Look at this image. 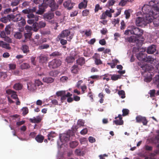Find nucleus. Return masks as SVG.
<instances>
[{"label":"nucleus","instance_id":"obj_1","mask_svg":"<svg viewBox=\"0 0 159 159\" xmlns=\"http://www.w3.org/2000/svg\"><path fill=\"white\" fill-rule=\"evenodd\" d=\"M149 4L150 5H144L142 7V11L145 16L143 18H136L135 21L136 26L144 27L157 18L156 16L159 11V3L156 0H152Z\"/></svg>","mask_w":159,"mask_h":159},{"label":"nucleus","instance_id":"obj_2","mask_svg":"<svg viewBox=\"0 0 159 159\" xmlns=\"http://www.w3.org/2000/svg\"><path fill=\"white\" fill-rule=\"evenodd\" d=\"M42 4L50 7L52 11H55L59 7V5L56 4L54 0H43Z\"/></svg>","mask_w":159,"mask_h":159},{"label":"nucleus","instance_id":"obj_3","mask_svg":"<svg viewBox=\"0 0 159 159\" xmlns=\"http://www.w3.org/2000/svg\"><path fill=\"white\" fill-rule=\"evenodd\" d=\"M70 34V31L69 30H63L58 35L57 39H63L66 37L68 41H70L73 38V36L72 35L70 36L69 37H68Z\"/></svg>","mask_w":159,"mask_h":159},{"label":"nucleus","instance_id":"obj_4","mask_svg":"<svg viewBox=\"0 0 159 159\" xmlns=\"http://www.w3.org/2000/svg\"><path fill=\"white\" fill-rule=\"evenodd\" d=\"M61 61L59 59H55L48 63V67L51 69H55L61 66Z\"/></svg>","mask_w":159,"mask_h":159},{"label":"nucleus","instance_id":"obj_5","mask_svg":"<svg viewBox=\"0 0 159 159\" xmlns=\"http://www.w3.org/2000/svg\"><path fill=\"white\" fill-rule=\"evenodd\" d=\"M143 34V31L141 29L134 26L131 27V34L136 35L137 38H140Z\"/></svg>","mask_w":159,"mask_h":159},{"label":"nucleus","instance_id":"obj_6","mask_svg":"<svg viewBox=\"0 0 159 159\" xmlns=\"http://www.w3.org/2000/svg\"><path fill=\"white\" fill-rule=\"evenodd\" d=\"M27 17L29 19L27 21V22L30 25H31L35 21H37L39 20L38 17L34 15L32 13L27 15Z\"/></svg>","mask_w":159,"mask_h":159},{"label":"nucleus","instance_id":"obj_7","mask_svg":"<svg viewBox=\"0 0 159 159\" xmlns=\"http://www.w3.org/2000/svg\"><path fill=\"white\" fill-rule=\"evenodd\" d=\"M136 122L138 123H142L143 125H146L148 121L145 117L139 115L136 116Z\"/></svg>","mask_w":159,"mask_h":159},{"label":"nucleus","instance_id":"obj_8","mask_svg":"<svg viewBox=\"0 0 159 159\" xmlns=\"http://www.w3.org/2000/svg\"><path fill=\"white\" fill-rule=\"evenodd\" d=\"M25 29L27 30L26 33H24V36L25 39H30L31 38L32 33L31 31V26H26L25 27Z\"/></svg>","mask_w":159,"mask_h":159},{"label":"nucleus","instance_id":"obj_9","mask_svg":"<svg viewBox=\"0 0 159 159\" xmlns=\"http://www.w3.org/2000/svg\"><path fill=\"white\" fill-rule=\"evenodd\" d=\"M48 7V6L42 4L39 5V10L36 11V13L39 15H42Z\"/></svg>","mask_w":159,"mask_h":159},{"label":"nucleus","instance_id":"obj_10","mask_svg":"<svg viewBox=\"0 0 159 159\" xmlns=\"http://www.w3.org/2000/svg\"><path fill=\"white\" fill-rule=\"evenodd\" d=\"M93 57L94 60V63L96 65H98L102 64V62L100 59V56L99 54L95 53Z\"/></svg>","mask_w":159,"mask_h":159},{"label":"nucleus","instance_id":"obj_11","mask_svg":"<svg viewBox=\"0 0 159 159\" xmlns=\"http://www.w3.org/2000/svg\"><path fill=\"white\" fill-rule=\"evenodd\" d=\"M119 118V119H117L115 120H114L113 122L115 123V124L116 125H122L123 124L124 121L122 120V117L121 116V115L120 114H119L118 116L116 117L115 119H116L117 118Z\"/></svg>","mask_w":159,"mask_h":159},{"label":"nucleus","instance_id":"obj_12","mask_svg":"<svg viewBox=\"0 0 159 159\" xmlns=\"http://www.w3.org/2000/svg\"><path fill=\"white\" fill-rule=\"evenodd\" d=\"M54 17V13L52 12H48L45 13L43 15V18L46 21H49Z\"/></svg>","mask_w":159,"mask_h":159},{"label":"nucleus","instance_id":"obj_13","mask_svg":"<svg viewBox=\"0 0 159 159\" xmlns=\"http://www.w3.org/2000/svg\"><path fill=\"white\" fill-rule=\"evenodd\" d=\"M138 64L142 68L143 72H149L151 70V67L148 65H142L141 62H138Z\"/></svg>","mask_w":159,"mask_h":159},{"label":"nucleus","instance_id":"obj_14","mask_svg":"<svg viewBox=\"0 0 159 159\" xmlns=\"http://www.w3.org/2000/svg\"><path fill=\"white\" fill-rule=\"evenodd\" d=\"M80 68L79 67L78 65L75 64L72 66L70 68V72L72 73L77 74Z\"/></svg>","mask_w":159,"mask_h":159},{"label":"nucleus","instance_id":"obj_15","mask_svg":"<svg viewBox=\"0 0 159 159\" xmlns=\"http://www.w3.org/2000/svg\"><path fill=\"white\" fill-rule=\"evenodd\" d=\"M6 93L8 95H11V98L14 99H17L18 100V98H17V95L15 91L10 89H8L6 90Z\"/></svg>","mask_w":159,"mask_h":159},{"label":"nucleus","instance_id":"obj_16","mask_svg":"<svg viewBox=\"0 0 159 159\" xmlns=\"http://www.w3.org/2000/svg\"><path fill=\"white\" fill-rule=\"evenodd\" d=\"M60 138L61 141L67 142L69 140L70 135L68 133L63 134L60 136Z\"/></svg>","mask_w":159,"mask_h":159},{"label":"nucleus","instance_id":"obj_17","mask_svg":"<svg viewBox=\"0 0 159 159\" xmlns=\"http://www.w3.org/2000/svg\"><path fill=\"white\" fill-rule=\"evenodd\" d=\"M147 54L143 53L142 52H140L137 54L136 55V57L138 59L139 61H143L145 58L147 57Z\"/></svg>","mask_w":159,"mask_h":159},{"label":"nucleus","instance_id":"obj_18","mask_svg":"<svg viewBox=\"0 0 159 159\" xmlns=\"http://www.w3.org/2000/svg\"><path fill=\"white\" fill-rule=\"evenodd\" d=\"M12 16L10 14L7 15L6 16H4L1 18L0 19V21L4 23H6L8 21H10L11 20Z\"/></svg>","mask_w":159,"mask_h":159},{"label":"nucleus","instance_id":"obj_19","mask_svg":"<svg viewBox=\"0 0 159 159\" xmlns=\"http://www.w3.org/2000/svg\"><path fill=\"white\" fill-rule=\"evenodd\" d=\"M27 86H28V89L31 91H34L36 90L37 86L31 82H28L27 83Z\"/></svg>","mask_w":159,"mask_h":159},{"label":"nucleus","instance_id":"obj_20","mask_svg":"<svg viewBox=\"0 0 159 159\" xmlns=\"http://www.w3.org/2000/svg\"><path fill=\"white\" fill-rule=\"evenodd\" d=\"M10 15L12 16L11 20L14 22H17L21 20L22 18L20 14H17L15 16L11 14Z\"/></svg>","mask_w":159,"mask_h":159},{"label":"nucleus","instance_id":"obj_21","mask_svg":"<svg viewBox=\"0 0 159 159\" xmlns=\"http://www.w3.org/2000/svg\"><path fill=\"white\" fill-rule=\"evenodd\" d=\"M137 36H132L125 38V41L129 42V43H133L136 42L138 40Z\"/></svg>","mask_w":159,"mask_h":159},{"label":"nucleus","instance_id":"obj_22","mask_svg":"<svg viewBox=\"0 0 159 159\" xmlns=\"http://www.w3.org/2000/svg\"><path fill=\"white\" fill-rule=\"evenodd\" d=\"M63 6L69 10H70L73 8V5L71 3L70 0H68L65 2L63 3Z\"/></svg>","mask_w":159,"mask_h":159},{"label":"nucleus","instance_id":"obj_23","mask_svg":"<svg viewBox=\"0 0 159 159\" xmlns=\"http://www.w3.org/2000/svg\"><path fill=\"white\" fill-rule=\"evenodd\" d=\"M41 118L40 116H37L36 117H34L33 118L29 119V121L31 123H38L41 122Z\"/></svg>","mask_w":159,"mask_h":159},{"label":"nucleus","instance_id":"obj_24","mask_svg":"<svg viewBox=\"0 0 159 159\" xmlns=\"http://www.w3.org/2000/svg\"><path fill=\"white\" fill-rule=\"evenodd\" d=\"M75 55L74 56L70 55L68 56L65 59V61L69 64L73 63L75 60Z\"/></svg>","mask_w":159,"mask_h":159},{"label":"nucleus","instance_id":"obj_25","mask_svg":"<svg viewBox=\"0 0 159 159\" xmlns=\"http://www.w3.org/2000/svg\"><path fill=\"white\" fill-rule=\"evenodd\" d=\"M48 58L45 55L42 54L39 56V62L41 63H46L48 62Z\"/></svg>","mask_w":159,"mask_h":159},{"label":"nucleus","instance_id":"obj_26","mask_svg":"<svg viewBox=\"0 0 159 159\" xmlns=\"http://www.w3.org/2000/svg\"><path fill=\"white\" fill-rule=\"evenodd\" d=\"M156 48L155 45H152L148 47L147 52L149 54H152L156 51Z\"/></svg>","mask_w":159,"mask_h":159},{"label":"nucleus","instance_id":"obj_27","mask_svg":"<svg viewBox=\"0 0 159 159\" xmlns=\"http://www.w3.org/2000/svg\"><path fill=\"white\" fill-rule=\"evenodd\" d=\"M35 139L37 142L42 143L44 139V137L41 134H39L35 137Z\"/></svg>","mask_w":159,"mask_h":159},{"label":"nucleus","instance_id":"obj_28","mask_svg":"<svg viewBox=\"0 0 159 159\" xmlns=\"http://www.w3.org/2000/svg\"><path fill=\"white\" fill-rule=\"evenodd\" d=\"M43 81L47 84L52 83L54 81V79L49 77H45L43 78Z\"/></svg>","mask_w":159,"mask_h":159},{"label":"nucleus","instance_id":"obj_29","mask_svg":"<svg viewBox=\"0 0 159 159\" xmlns=\"http://www.w3.org/2000/svg\"><path fill=\"white\" fill-rule=\"evenodd\" d=\"M76 63L78 65L82 66L85 63V58L83 57H80L76 60Z\"/></svg>","mask_w":159,"mask_h":159},{"label":"nucleus","instance_id":"obj_30","mask_svg":"<svg viewBox=\"0 0 159 159\" xmlns=\"http://www.w3.org/2000/svg\"><path fill=\"white\" fill-rule=\"evenodd\" d=\"M33 25L32 27H31V30H33L34 32H37L38 31L39 29H41L39 27L37 22H34L32 23Z\"/></svg>","mask_w":159,"mask_h":159},{"label":"nucleus","instance_id":"obj_31","mask_svg":"<svg viewBox=\"0 0 159 159\" xmlns=\"http://www.w3.org/2000/svg\"><path fill=\"white\" fill-rule=\"evenodd\" d=\"M22 84L20 83H17L15 84L14 87H13V88L16 90H21L22 89Z\"/></svg>","mask_w":159,"mask_h":159},{"label":"nucleus","instance_id":"obj_32","mask_svg":"<svg viewBox=\"0 0 159 159\" xmlns=\"http://www.w3.org/2000/svg\"><path fill=\"white\" fill-rule=\"evenodd\" d=\"M22 1V0H13L10 3V5L12 7L17 6Z\"/></svg>","mask_w":159,"mask_h":159},{"label":"nucleus","instance_id":"obj_33","mask_svg":"<svg viewBox=\"0 0 159 159\" xmlns=\"http://www.w3.org/2000/svg\"><path fill=\"white\" fill-rule=\"evenodd\" d=\"M154 58L152 57L151 56H148L145 59L143 60V62H149L150 63H152L154 61Z\"/></svg>","mask_w":159,"mask_h":159},{"label":"nucleus","instance_id":"obj_34","mask_svg":"<svg viewBox=\"0 0 159 159\" xmlns=\"http://www.w3.org/2000/svg\"><path fill=\"white\" fill-rule=\"evenodd\" d=\"M11 12V9L10 8L6 9L1 12V15L2 16H4V14L6 15Z\"/></svg>","mask_w":159,"mask_h":159},{"label":"nucleus","instance_id":"obj_35","mask_svg":"<svg viewBox=\"0 0 159 159\" xmlns=\"http://www.w3.org/2000/svg\"><path fill=\"white\" fill-rule=\"evenodd\" d=\"M22 37V34L21 32H15L14 34V37L17 39H20Z\"/></svg>","mask_w":159,"mask_h":159},{"label":"nucleus","instance_id":"obj_36","mask_svg":"<svg viewBox=\"0 0 159 159\" xmlns=\"http://www.w3.org/2000/svg\"><path fill=\"white\" fill-rule=\"evenodd\" d=\"M7 77V75L6 72H0V79L2 80H3L6 79Z\"/></svg>","mask_w":159,"mask_h":159},{"label":"nucleus","instance_id":"obj_37","mask_svg":"<svg viewBox=\"0 0 159 159\" xmlns=\"http://www.w3.org/2000/svg\"><path fill=\"white\" fill-rule=\"evenodd\" d=\"M61 55V53L58 51L53 52L52 53V54L50 55V56L51 57H53L60 56Z\"/></svg>","mask_w":159,"mask_h":159},{"label":"nucleus","instance_id":"obj_38","mask_svg":"<svg viewBox=\"0 0 159 159\" xmlns=\"http://www.w3.org/2000/svg\"><path fill=\"white\" fill-rule=\"evenodd\" d=\"M121 78V76L119 75H113L111 76V79L112 80L116 81Z\"/></svg>","mask_w":159,"mask_h":159},{"label":"nucleus","instance_id":"obj_39","mask_svg":"<svg viewBox=\"0 0 159 159\" xmlns=\"http://www.w3.org/2000/svg\"><path fill=\"white\" fill-rule=\"evenodd\" d=\"M20 68L22 69H27L30 68V66L28 63H24L21 65Z\"/></svg>","mask_w":159,"mask_h":159},{"label":"nucleus","instance_id":"obj_40","mask_svg":"<svg viewBox=\"0 0 159 159\" xmlns=\"http://www.w3.org/2000/svg\"><path fill=\"white\" fill-rule=\"evenodd\" d=\"M23 52L26 53L29 52V47L27 45H23L21 48Z\"/></svg>","mask_w":159,"mask_h":159},{"label":"nucleus","instance_id":"obj_41","mask_svg":"<svg viewBox=\"0 0 159 159\" xmlns=\"http://www.w3.org/2000/svg\"><path fill=\"white\" fill-rule=\"evenodd\" d=\"M11 27L10 25L6 26L5 28V32L7 35L10 34Z\"/></svg>","mask_w":159,"mask_h":159},{"label":"nucleus","instance_id":"obj_42","mask_svg":"<svg viewBox=\"0 0 159 159\" xmlns=\"http://www.w3.org/2000/svg\"><path fill=\"white\" fill-rule=\"evenodd\" d=\"M118 94L120 96L121 98L123 99L125 98V93L124 91L121 90L118 92Z\"/></svg>","mask_w":159,"mask_h":159},{"label":"nucleus","instance_id":"obj_43","mask_svg":"<svg viewBox=\"0 0 159 159\" xmlns=\"http://www.w3.org/2000/svg\"><path fill=\"white\" fill-rule=\"evenodd\" d=\"M79 144V142L77 141H72L70 143V147L72 148H74L78 146Z\"/></svg>","mask_w":159,"mask_h":159},{"label":"nucleus","instance_id":"obj_44","mask_svg":"<svg viewBox=\"0 0 159 159\" xmlns=\"http://www.w3.org/2000/svg\"><path fill=\"white\" fill-rule=\"evenodd\" d=\"M49 48V45L48 44H43L39 47V49L40 50L48 49Z\"/></svg>","mask_w":159,"mask_h":159},{"label":"nucleus","instance_id":"obj_45","mask_svg":"<svg viewBox=\"0 0 159 159\" xmlns=\"http://www.w3.org/2000/svg\"><path fill=\"white\" fill-rule=\"evenodd\" d=\"M118 1V0H109L107 2V5H108V7L110 6H112L114 5V3L116 2V1Z\"/></svg>","mask_w":159,"mask_h":159},{"label":"nucleus","instance_id":"obj_46","mask_svg":"<svg viewBox=\"0 0 159 159\" xmlns=\"http://www.w3.org/2000/svg\"><path fill=\"white\" fill-rule=\"evenodd\" d=\"M65 93V91H58L56 92V94L57 97L59 96H64Z\"/></svg>","mask_w":159,"mask_h":159},{"label":"nucleus","instance_id":"obj_47","mask_svg":"<svg viewBox=\"0 0 159 159\" xmlns=\"http://www.w3.org/2000/svg\"><path fill=\"white\" fill-rule=\"evenodd\" d=\"M38 25L39 26V27L41 28H43L46 26L45 22L43 21H40L38 22Z\"/></svg>","mask_w":159,"mask_h":159},{"label":"nucleus","instance_id":"obj_48","mask_svg":"<svg viewBox=\"0 0 159 159\" xmlns=\"http://www.w3.org/2000/svg\"><path fill=\"white\" fill-rule=\"evenodd\" d=\"M122 116H125L129 114V111L128 109H123L122 110Z\"/></svg>","mask_w":159,"mask_h":159},{"label":"nucleus","instance_id":"obj_49","mask_svg":"<svg viewBox=\"0 0 159 159\" xmlns=\"http://www.w3.org/2000/svg\"><path fill=\"white\" fill-rule=\"evenodd\" d=\"M34 84L37 86H39L41 85H43V83L39 80H35Z\"/></svg>","mask_w":159,"mask_h":159},{"label":"nucleus","instance_id":"obj_50","mask_svg":"<svg viewBox=\"0 0 159 159\" xmlns=\"http://www.w3.org/2000/svg\"><path fill=\"white\" fill-rule=\"evenodd\" d=\"M128 2H129V0H121L119 3V5L120 6H124Z\"/></svg>","mask_w":159,"mask_h":159},{"label":"nucleus","instance_id":"obj_51","mask_svg":"<svg viewBox=\"0 0 159 159\" xmlns=\"http://www.w3.org/2000/svg\"><path fill=\"white\" fill-rule=\"evenodd\" d=\"M56 39L57 41H60V43L62 45H65L67 43V41L66 40L64 39Z\"/></svg>","mask_w":159,"mask_h":159},{"label":"nucleus","instance_id":"obj_52","mask_svg":"<svg viewBox=\"0 0 159 159\" xmlns=\"http://www.w3.org/2000/svg\"><path fill=\"white\" fill-rule=\"evenodd\" d=\"M125 18L126 19H128L130 16V14L129 10H125Z\"/></svg>","mask_w":159,"mask_h":159},{"label":"nucleus","instance_id":"obj_53","mask_svg":"<svg viewBox=\"0 0 159 159\" xmlns=\"http://www.w3.org/2000/svg\"><path fill=\"white\" fill-rule=\"evenodd\" d=\"M77 124L80 126H84V122L81 119L78 120Z\"/></svg>","mask_w":159,"mask_h":159},{"label":"nucleus","instance_id":"obj_54","mask_svg":"<svg viewBox=\"0 0 159 159\" xmlns=\"http://www.w3.org/2000/svg\"><path fill=\"white\" fill-rule=\"evenodd\" d=\"M49 75L52 77H55L57 76V72L55 71H52L49 72Z\"/></svg>","mask_w":159,"mask_h":159},{"label":"nucleus","instance_id":"obj_55","mask_svg":"<svg viewBox=\"0 0 159 159\" xmlns=\"http://www.w3.org/2000/svg\"><path fill=\"white\" fill-rule=\"evenodd\" d=\"M75 153L78 156H83L80 149H76L75 150Z\"/></svg>","mask_w":159,"mask_h":159},{"label":"nucleus","instance_id":"obj_56","mask_svg":"<svg viewBox=\"0 0 159 159\" xmlns=\"http://www.w3.org/2000/svg\"><path fill=\"white\" fill-rule=\"evenodd\" d=\"M89 10L87 9L84 10L82 12V15L84 16H87L89 15Z\"/></svg>","mask_w":159,"mask_h":159},{"label":"nucleus","instance_id":"obj_57","mask_svg":"<svg viewBox=\"0 0 159 159\" xmlns=\"http://www.w3.org/2000/svg\"><path fill=\"white\" fill-rule=\"evenodd\" d=\"M68 80V78L67 76H63L61 77L60 79L61 81L62 82H65Z\"/></svg>","mask_w":159,"mask_h":159},{"label":"nucleus","instance_id":"obj_58","mask_svg":"<svg viewBox=\"0 0 159 159\" xmlns=\"http://www.w3.org/2000/svg\"><path fill=\"white\" fill-rule=\"evenodd\" d=\"M121 26H120V29L121 30H123L125 29V22L123 20H122L121 21Z\"/></svg>","mask_w":159,"mask_h":159},{"label":"nucleus","instance_id":"obj_59","mask_svg":"<svg viewBox=\"0 0 159 159\" xmlns=\"http://www.w3.org/2000/svg\"><path fill=\"white\" fill-rule=\"evenodd\" d=\"M88 130L87 128H85L80 131V134L82 135H84L87 134Z\"/></svg>","mask_w":159,"mask_h":159},{"label":"nucleus","instance_id":"obj_60","mask_svg":"<svg viewBox=\"0 0 159 159\" xmlns=\"http://www.w3.org/2000/svg\"><path fill=\"white\" fill-rule=\"evenodd\" d=\"M120 19L119 18L117 19H114L112 21V23L114 25V26L116 24H118L119 23Z\"/></svg>","mask_w":159,"mask_h":159},{"label":"nucleus","instance_id":"obj_61","mask_svg":"<svg viewBox=\"0 0 159 159\" xmlns=\"http://www.w3.org/2000/svg\"><path fill=\"white\" fill-rule=\"evenodd\" d=\"M23 114L26 115L28 113V109L27 107H24L22 108Z\"/></svg>","mask_w":159,"mask_h":159},{"label":"nucleus","instance_id":"obj_62","mask_svg":"<svg viewBox=\"0 0 159 159\" xmlns=\"http://www.w3.org/2000/svg\"><path fill=\"white\" fill-rule=\"evenodd\" d=\"M155 92L156 91L154 89L150 90V93H149V94L150 95V97L152 98L155 97Z\"/></svg>","mask_w":159,"mask_h":159},{"label":"nucleus","instance_id":"obj_63","mask_svg":"<svg viewBox=\"0 0 159 159\" xmlns=\"http://www.w3.org/2000/svg\"><path fill=\"white\" fill-rule=\"evenodd\" d=\"M30 4L29 1H25L23 2L22 4V6L24 7H26L29 6Z\"/></svg>","mask_w":159,"mask_h":159},{"label":"nucleus","instance_id":"obj_64","mask_svg":"<svg viewBox=\"0 0 159 159\" xmlns=\"http://www.w3.org/2000/svg\"><path fill=\"white\" fill-rule=\"evenodd\" d=\"M154 81L156 83H157V87L159 88V75L156 76L154 78Z\"/></svg>","mask_w":159,"mask_h":159}]
</instances>
